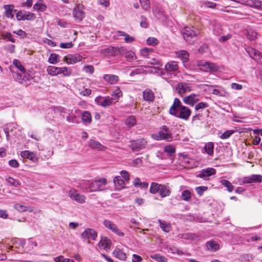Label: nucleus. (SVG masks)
I'll use <instances>...</instances> for the list:
<instances>
[{"label": "nucleus", "mask_w": 262, "mask_h": 262, "mask_svg": "<svg viewBox=\"0 0 262 262\" xmlns=\"http://www.w3.org/2000/svg\"><path fill=\"white\" fill-rule=\"evenodd\" d=\"M172 128H170L166 125H163L160 128V130L152 137L157 140H165L170 142L172 140L173 137L171 134Z\"/></svg>", "instance_id": "obj_1"}, {"label": "nucleus", "mask_w": 262, "mask_h": 262, "mask_svg": "<svg viewBox=\"0 0 262 262\" xmlns=\"http://www.w3.org/2000/svg\"><path fill=\"white\" fill-rule=\"evenodd\" d=\"M107 184V180L104 178L97 179L91 183L90 192H96L103 190V187Z\"/></svg>", "instance_id": "obj_2"}, {"label": "nucleus", "mask_w": 262, "mask_h": 262, "mask_svg": "<svg viewBox=\"0 0 262 262\" xmlns=\"http://www.w3.org/2000/svg\"><path fill=\"white\" fill-rule=\"evenodd\" d=\"M245 50L251 58L262 65V52L251 47H247Z\"/></svg>", "instance_id": "obj_3"}, {"label": "nucleus", "mask_w": 262, "mask_h": 262, "mask_svg": "<svg viewBox=\"0 0 262 262\" xmlns=\"http://www.w3.org/2000/svg\"><path fill=\"white\" fill-rule=\"evenodd\" d=\"M201 70L207 72H214L219 70V66L214 63L206 61H200L198 63Z\"/></svg>", "instance_id": "obj_4"}, {"label": "nucleus", "mask_w": 262, "mask_h": 262, "mask_svg": "<svg viewBox=\"0 0 262 262\" xmlns=\"http://www.w3.org/2000/svg\"><path fill=\"white\" fill-rule=\"evenodd\" d=\"M199 33V30L193 27H186L182 31V35L186 41H188L190 38L196 36Z\"/></svg>", "instance_id": "obj_5"}, {"label": "nucleus", "mask_w": 262, "mask_h": 262, "mask_svg": "<svg viewBox=\"0 0 262 262\" xmlns=\"http://www.w3.org/2000/svg\"><path fill=\"white\" fill-rule=\"evenodd\" d=\"M147 142L144 138L130 141V147L134 151H138L145 148Z\"/></svg>", "instance_id": "obj_6"}, {"label": "nucleus", "mask_w": 262, "mask_h": 262, "mask_svg": "<svg viewBox=\"0 0 262 262\" xmlns=\"http://www.w3.org/2000/svg\"><path fill=\"white\" fill-rule=\"evenodd\" d=\"M69 195L71 199L80 204L85 202L86 197L83 194L78 192V191L74 188H71L69 191Z\"/></svg>", "instance_id": "obj_7"}, {"label": "nucleus", "mask_w": 262, "mask_h": 262, "mask_svg": "<svg viewBox=\"0 0 262 262\" xmlns=\"http://www.w3.org/2000/svg\"><path fill=\"white\" fill-rule=\"evenodd\" d=\"M190 110L187 108V107L183 106H182L179 109V111L176 112V113H175V114H172V115L177 118H179L185 120H187L189 117H190Z\"/></svg>", "instance_id": "obj_8"}, {"label": "nucleus", "mask_w": 262, "mask_h": 262, "mask_svg": "<svg viewBox=\"0 0 262 262\" xmlns=\"http://www.w3.org/2000/svg\"><path fill=\"white\" fill-rule=\"evenodd\" d=\"M97 237V232L92 228H86L81 234V237L83 239L96 240Z\"/></svg>", "instance_id": "obj_9"}, {"label": "nucleus", "mask_w": 262, "mask_h": 262, "mask_svg": "<svg viewBox=\"0 0 262 262\" xmlns=\"http://www.w3.org/2000/svg\"><path fill=\"white\" fill-rule=\"evenodd\" d=\"M101 98H102L101 97H97L95 99V101L97 102L98 105H100L103 107L105 108L111 106L113 104L115 103L110 97H103L102 98V101L100 100Z\"/></svg>", "instance_id": "obj_10"}, {"label": "nucleus", "mask_w": 262, "mask_h": 262, "mask_svg": "<svg viewBox=\"0 0 262 262\" xmlns=\"http://www.w3.org/2000/svg\"><path fill=\"white\" fill-rule=\"evenodd\" d=\"M103 224L106 228H108L118 236H124V233L118 228L117 226L115 224L111 222L110 221L105 220L103 221Z\"/></svg>", "instance_id": "obj_11"}, {"label": "nucleus", "mask_w": 262, "mask_h": 262, "mask_svg": "<svg viewBox=\"0 0 262 262\" xmlns=\"http://www.w3.org/2000/svg\"><path fill=\"white\" fill-rule=\"evenodd\" d=\"M239 3L249 6L251 7L262 9V1L256 0H233Z\"/></svg>", "instance_id": "obj_12"}, {"label": "nucleus", "mask_w": 262, "mask_h": 262, "mask_svg": "<svg viewBox=\"0 0 262 262\" xmlns=\"http://www.w3.org/2000/svg\"><path fill=\"white\" fill-rule=\"evenodd\" d=\"M216 172L215 169L213 168H207L202 169L198 174V177L205 180H207L208 178L214 174Z\"/></svg>", "instance_id": "obj_13"}, {"label": "nucleus", "mask_w": 262, "mask_h": 262, "mask_svg": "<svg viewBox=\"0 0 262 262\" xmlns=\"http://www.w3.org/2000/svg\"><path fill=\"white\" fill-rule=\"evenodd\" d=\"M190 84V83H178L176 89L180 95H182L186 92L191 91Z\"/></svg>", "instance_id": "obj_14"}, {"label": "nucleus", "mask_w": 262, "mask_h": 262, "mask_svg": "<svg viewBox=\"0 0 262 262\" xmlns=\"http://www.w3.org/2000/svg\"><path fill=\"white\" fill-rule=\"evenodd\" d=\"M82 59V56L79 54H70L64 57V61L68 64H74L77 62L80 61Z\"/></svg>", "instance_id": "obj_15"}, {"label": "nucleus", "mask_w": 262, "mask_h": 262, "mask_svg": "<svg viewBox=\"0 0 262 262\" xmlns=\"http://www.w3.org/2000/svg\"><path fill=\"white\" fill-rule=\"evenodd\" d=\"M244 183H258L262 182V176L260 174H253L250 177H246L243 179Z\"/></svg>", "instance_id": "obj_16"}, {"label": "nucleus", "mask_w": 262, "mask_h": 262, "mask_svg": "<svg viewBox=\"0 0 262 262\" xmlns=\"http://www.w3.org/2000/svg\"><path fill=\"white\" fill-rule=\"evenodd\" d=\"M20 156L22 158H27L33 162H36L38 160L36 154L34 152H31L29 150L21 151Z\"/></svg>", "instance_id": "obj_17"}, {"label": "nucleus", "mask_w": 262, "mask_h": 262, "mask_svg": "<svg viewBox=\"0 0 262 262\" xmlns=\"http://www.w3.org/2000/svg\"><path fill=\"white\" fill-rule=\"evenodd\" d=\"M165 69L167 72H175L179 70L178 62L175 61L168 62L165 66Z\"/></svg>", "instance_id": "obj_18"}, {"label": "nucleus", "mask_w": 262, "mask_h": 262, "mask_svg": "<svg viewBox=\"0 0 262 262\" xmlns=\"http://www.w3.org/2000/svg\"><path fill=\"white\" fill-rule=\"evenodd\" d=\"M183 106L181 104V102L179 99L176 98L174 100L173 103L172 105V106L170 107L169 110V113L170 115L175 114V113L176 112H178V111H179V109L182 107Z\"/></svg>", "instance_id": "obj_19"}, {"label": "nucleus", "mask_w": 262, "mask_h": 262, "mask_svg": "<svg viewBox=\"0 0 262 262\" xmlns=\"http://www.w3.org/2000/svg\"><path fill=\"white\" fill-rule=\"evenodd\" d=\"M89 146L90 148L97 150H103L106 148L100 144L98 141L91 139L89 143Z\"/></svg>", "instance_id": "obj_20"}, {"label": "nucleus", "mask_w": 262, "mask_h": 262, "mask_svg": "<svg viewBox=\"0 0 262 262\" xmlns=\"http://www.w3.org/2000/svg\"><path fill=\"white\" fill-rule=\"evenodd\" d=\"M82 5H77L74 9L73 15L74 17L77 18L79 20H81L84 16V12L82 10Z\"/></svg>", "instance_id": "obj_21"}, {"label": "nucleus", "mask_w": 262, "mask_h": 262, "mask_svg": "<svg viewBox=\"0 0 262 262\" xmlns=\"http://www.w3.org/2000/svg\"><path fill=\"white\" fill-rule=\"evenodd\" d=\"M113 181L116 189L118 190H120L125 187V181L122 180L121 177H115Z\"/></svg>", "instance_id": "obj_22"}, {"label": "nucleus", "mask_w": 262, "mask_h": 262, "mask_svg": "<svg viewBox=\"0 0 262 262\" xmlns=\"http://www.w3.org/2000/svg\"><path fill=\"white\" fill-rule=\"evenodd\" d=\"M206 246L207 250L211 251H216L220 248L219 244L213 240L207 242Z\"/></svg>", "instance_id": "obj_23"}, {"label": "nucleus", "mask_w": 262, "mask_h": 262, "mask_svg": "<svg viewBox=\"0 0 262 262\" xmlns=\"http://www.w3.org/2000/svg\"><path fill=\"white\" fill-rule=\"evenodd\" d=\"M143 99L147 101H152L154 99V94L151 90L146 89L143 92Z\"/></svg>", "instance_id": "obj_24"}, {"label": "nucleus", "mask_w": 262, "mask_h": 262, "mask_svg": "<svg viewBox=\"0 0 262 262\" xmlns=\"http://www.w3.org/2000/svg\"><path fill=\"white\" fill-rule=\"evenodd\" d=\"M6 10L5 15L7 18H12L14 17L13 13H16V10H14V6L13 5H6L5 6Z\"/></svg>", "instance_id": "obj_25"}, {"label": "nucleus", "mask_w": 262, "mask_h": 262, "mask_svg": "<svg viewBox=\"0 0 262 262\" xmlns=\"http://www.w3.org/2000/svg\"><path fill=\"white\" fill-rule=\"evenodd\" d=\"M158 193L161 197L163 198L168 196L170 193V191L167 186L160 184Z\"/></svg>", "instance_id": "obj_26"}, {"label": "nucleus", "mask_w": 262, "mask_h": 262, "mask_svg": "<svg viewBox=\"0 0 262 262\" xmlns=\"http://www.w3.org/2000/svg\"><path fill=\"white\" fill-rule=\"evenodd\" d=\"M183 101L185 103L193 106L198 101V99L194 94H191L189 96L185 97Z\"/></svg>", "instance_id": "obj_27"}, {"label": "nucleus", "mask_w": 262, "mask_h": 262, "mask_svg": "<svg viewBox=\"0 0 262 262\" xmlns=\"http://www.w3.org/2000/svg\"><path fill=\"white\" fill-rule=\"evenodd\" d=\"M177 56L183 60V63L187 62L189 54L185 50H181L176 52Z\"/></svg>", "instance_id": "obj_28"}, {"label": "nucleus", "mask_w": 262, "mask_h": 262, "mask_svg": "<svg viewBox=\"0 0 262 262\" xmlns=\"http://www.w3.org/2000/svg\"><path fill=\"white\" fill-rule=\"evenodd\" d=\"M33 9L38 11L43 12L47 9V6L44 4L42 0H39L34 6Z\"/></svg>", "instance_id": "obj_29"}, {"label": "nucleus", "mask_w": 262, "mask_h": 262, "mask_svg": "<svg viewBox=\"0 0 262 262\" xmlns=\"http://www.w3.org/2000/svg\"><path fill=\"white\" fill-rule=\"evenodd\" d=\"M113 253L116 257L121 260H125L126 258V254L120 249H115Z\"/></svg>", "instance_id": "obj_30"}, {"label": "nucleus", "mask_w": 262, "mask_h": 262, "mask_svg": "<svg viewBox=\"0 0 262 262\" xmlns=\"http://www.w3.org/2000/svg\"><path fill=\"white\" fill-rule=\"evenodd\" d=\"M99 247H102L104 249H110L111 247V242L106 237H104L99 242Z\"/></svg>", "instance_id": "obj_31"}, {"label": "nucleus", "mask_w": 262, "mask_h": 262, "mask_svg": "<svg viewBox=\"0 0 262 262\" xmlns=\"http://www.w3.org/2000/svg\"><path fill=\"white\" fill-rule=\"evenodd\" d=\"M103 78L106 82H118L119 80L118 77L113 74H105Z\"/></svg>", "instance_id": "obj_32"}, {"label": "nucleus", "mask_w": 262, "mask_h": 262, "mask_svg": "<svg viewBox=\"0 0 262 262\" xmlns=\"http://www.w3.org/2000/svg\"><path fill=\"white\" fill-rule=\"evenodd\" d=\"M90 181H82L79 183V187L82 189L83 191L90 192Z\"/></svg>", "instance_id": "obj_33"}, {"label": "nucleus", "mask_w": 262, "mask_h": 262, "mask_svg": "<svg viewBox=\"0 0 262 262\" xmlns=\"http://www.w3.org/2000/svg\"><path fill=\"white\" fill-rule=\"evenodd\" d=\"M204 149L205 152L209 156H212L213 154L214 145L212 142H208L205 145Z\"/></svg>", "instance_id": "obj_34"}, {"label": "nucleus", "mask_w": 262, "mask_h": 262, "mask_svg": "<svg viewBox=\"0 0 262 262\" xmlns=\"http://www.w3.org/2000/svg\"><path fill=\"white\" fill-rule=\"evenodd\" d=\"M122 96V93L121 90L117 88L116 89L112 94V97H111L113 100L116 103L118 101V99Z\"/></svg>", "instance_id": "obj_35"}, {"label": "nucleus", "mask_w": 262, "mask_h": 262, "mask_svg": "<svg viewBox=\"0 0 262 262\" xmlns=\"http://www.w3.org/2000/svg\"><path fill=\"white\" fill-rule=\"evenodd\" d=\"M150 257L157 262H167V258L159 254H155L150 255Z\"/></svg>", "instance_id": "obj_36"}, {"label": "nucleus", "mask_w": 262, "mask_h": 262, "mask_svg": "<svg viewBox=\"0 0 262 262\" xmlns=\"http://www.w3.org/2000/svg\"><path fill=\"white\" fill-rule=\"evenodd\" d=\"M221 183L227 188L229 192H232L234 189V186L228 180H222Z\"/></svg>", "instance_id": "obj_37"}, {"label": "nucleus", "mask_w": 262, "mask_h": 262, "mask_svg": "<svg viewBox=\"0 0 262 262\" xmlns=\"http://www.w3.org/2000/svg\"><path fill=\"white\" fill-rule=\"evenodd\" d=\"M125 124L129 127L134 126L136 124L135 117L133 116H129L125 120Z\"/></svg>", "instance_id": "obj_38"}, {"label": "nucleus", "mask_w": 262, "mask_h": 262, "mask_svg": "<svg viewBox=\"0 0 262 262\" xmlns=\"http://www.w3.org/2000/svg\"><path fill=\"white\" fill-rule=\"evenodd\" d=\"M257 33L252 30H249L247 32L246 37L249 40H254L257 38Z\"/></svg>", "instance_id": "obj_39"}, {"label": "nucleus", "mask_w": 262, "mask_h": 262, "mask_svg": "<svg viewBox=\"0 0 262 262\" xmlns=\"http://www.w3.org/2000/svg\"><path fill=\"white\" fill-rule=\"evenodd\" d=\"M59 58V56L58 55L52 53L50 55L48 61L50 63L54 64L58 62Z\"/></svg>", "instance_id": "obj_40"}, {"label": "nucleus", "mask_w": 262, "mask_h": 262, "mask_svg": "<svg viewBox=\"0 0 262 262\" xmlns=\"http://www.w3.org/2000/svg\"><path fill=\"white\" fill-rule=\"evenodd\" d=\"M125 57L128 61H133L136 59L135 53L133 51H127L125 54Z\"/></svg>", "instance_id": "obj_41"}, {"label": "nucleus", "mask_w": 262, "mask_h": 262, "mask_svg": "<svg viewBox=\"0 0 262 262\" xmlns=\"http://www.w3.org/2000/svg\"><path fill=\"white\" fill-rule=\"evenodd\" d=\"M48 73L50 75H55L59 74V68H57L54 66H49L47 69Z\"/></svg>", "instance_id": "obj_42"}, {"label": "nucleus", "mask_w": 262, "mask_h": 262, "mask_svg": "<svg viewBox=\"0 0 262 262\" xmlns=\"http://www.w3.org/2000/svg\"><path fill=\"white\" fill-rule=\"evenodd\" d=\"M160 184L157 183L152 182L150 187V192L153 194L158 193Z\"/></svg>", "instance_id": "obj_43"}, {"label": "nucleus", "mask_w": 262, "mask_h": 262, "mask_svg": "<svg viewBox=\"0 0 262 262\" xmlns=\"http://www.w3.org/2000/svg\"><path fill=\"white\" fill-rule=\"evenodd\" d=\"M13 64L22 73H25L26 70L24 66L21 64V62L18 59H15L13 61Z\"/></svg>", "instance_id": "obj_44"}, {"label": "nucleus", "mask_w": 262, "mask_h": 262, "mask_svg": "<svg viewBox=\"0 0 262 262\" xmlns=\"http://www.w3.org/2000/svg\"><path fill=\"white\" fill-rule=\"evenodd\" d=\"M153 50L152 48H145L141 50L140 53L143 57L148 58L149 54L152 53Z\"/></svg>", "instance_id": "obj_45"}, {"label": "nucleus", "mask_w": 262, "mask_h": 262, "mask_svg": "<svg viewBox=\"0 0 262 262\" xmlns=\"http://www.w3.org/2000/svg\"><path fill=\"white\" fill-rule=\"evenodd\" d=\"M24 15L25 17L24 20H34L36 18V15L34 13L28 11H26Z\"/></svg>", "instance_id": "obj_46"}, {"label": "nucleus", "mask_w": 262, "mask_h": 262, "mask_svg": "<svg viewBox=\"0 0 262 262\" xmlns=\"http://www.w3.org/2000/svg\"><path fill=\"white\" fill-rule=\"evenodd\" d=\"M82 120L83 121L86 123H90L91 121V114L85 111L83 113L82 115Z\"/></svg>", "instance_id": "obj_47"}, {"label": "nucleus", "mask_w": 262, "mask_h": 262, "mask_svg": "<svg viewBox=\"0 0 262 262\" xmlns=\"http://www.w3.org/2000/svg\"><path fill=\"white\" fill-rule=\"evenodd\" d=\"M164 151L167 153L168 156H171L176 151L174 146L169 145L165 147Z\"/></svg>", "instance_id": "obj_48"}, {"label": "nucleus", "mask_w": 262, "mask_h": 262, "mask_svg": "<svg viewBox=\"0 0 262 262\" xmlns=\"http://www.w3.org/2000/svg\"><path fill=\"white\" fill-rule=\"evenodd\" d=\"M191 193L189 190H185L182 192V198L183 200L188 201L191 198Z\"/></svg>", "instance_id": "obj_49"}, {"label": "nucleus", "mask_w": 262, "mask_h": 262, "mask_svg": "<svg viewBox=\"0 0 262 262\" xmlns=\"http://www.w3.org/2000/svg\"><path fill=\"white\" fill-rule=\"evenodd\" d=\"M160 226L163 231L168 232L170 231V226L169 224H167L165 222H162L161 220L159 221Z\"/></svg>", "instance_id": "obj_50"}, {"label": "nucleus", "mask_w": 262, "mask_h": 262, "mask_svg": "<svg viewBox=\"0 0 262 262\" xmlns=\"http://www.w3.org/2000/svg\"><path fill=\"white\" fill-rule=\"evenodd\" d=\"M142 7L145 10H147L150 8V3L149 0H139Z\"/></svg>", "instance_id": "obj_51"}, {"label": "nucleus", "mask_w": 262, "mask_h": 262, "mask_svg": "<svg viewBox=\"0 0 262 262\" xmlns=\"http://www.w3.org/2000/svg\"><path fill=\"white\" fill-rule=\"evenodd\" d=\"M14 207L16 210L20 212L27 210V207L18 203L15 204Z\"/></svg>", "instance_id": "obj_52"}, {"label": "nucleus", "mask_w": 262, "mask_h": 262, "mask_svg": "<svg viewBox=\"0 0 262 262\" xmlns=\"http://www.w3.org/2000/svg\"><path fill=\"white\" fill-rule=\"evenodd\" d=\"M59 73H62L65 76H69L72 73L71 70L68 69V68H59Z\"/></svg>", "instance_id": "obj_53"}, {"label": "nucleus", "mask_w": 262, "mask_h": 262, "mask_svg": "<svg viewBox=\"0 0 262 262\" xmlns=\"http://www.w3.org/2000/svg\"><path fill=\"white\" fill-rule=\"evenodd\" d=\"M6 180L7 182L13 186H17L19 185V182L11 177H9L6 178Z\"/></svg>", "instance_id": "obj_54"}, {"label": "nucleus", "mask_w": 262, "mask_h": 262, "mask_svg": "<svg viewBox=\"0 0 262 262\" xmlns=\"http://www.w3.org/2000/svg\"><path fill=\"white\" fill-rule=\"evenodd\" d=\"M16 128L15 125L13 123L9 124L4 129V132L12 133L13 129Z\"/></svg>", "instance_id": "obj_55"}, {"label": "nucleus", "mask_w": 262, "mask_h": 262, "mask_svg": "<svg viewBox=\"0 0 262 262\" xmlns=\"http://www.w3.org/2000/svg\"><path fill=\"white\" fill-rule=\"evenodd\" d=\"M146 43L148 45L154 46L158 43V40L154 37H149L147 40Z\"/></svg>", "instance_id": "obj_56"}, {"label": "nucleus", "mask_w": 262, "mask_h": 262, "mask_svg": "<svg viewBox=\"0 0 262 262\" xmlns=\"http://www.w3.org/2000/svg\"><path fill=\"white\" fill-rule=\"evenodd\" d=\"M234 133L233 130H228L224 132L223 134L221 135L220 138L222 139H226L228 138L233 133Z\"/></svg>", "instance_id": "obj_57"}, {"label": "nucleus", "mask_w": 262, "mask_h": 262, "mask_svg": "<svg viewBox=\"0 0 262 262\" xmlns=\"http://www.w3.org/2000/svg\"><path fill=\"white\" fill-rule=\"evenodd\" d=\"M121 178L124 179V181L127 182L129 180V175L128 172L126 170H122L120 172Z\"/></svg>", "instance_id": "obj_58"}, {"label": "nucleus", "mask_w": 262, "mask_h": 262, "mask_svg": "<svg viewBox=\"0 0 262 262\" xmlns=\"http://www.w3.org/2000/svg\"><path fill=\"white\" fill-rule=\"evenodd\" d=\"M13 33L19 36L22 38H24L27 37V33L21 29H19L17 31H14Z\"/></svg>", "instance_id": "obj_59"}, {"label": "nucleus", "mask_w": 262, "mask_h": 262, "mask_svg": "<svg viewBox=\"0 0 262 262\" xmlns=\"http://www.w3.org/2000/svg\"><path fill=\"white\" fill-rule=\"evenodd\" d=\"M207 189L206 186H199L195 188V190L199 195H202L203 192Z\"/></svg>", "instance_id": "obj_60"}, {"label": "nucleus", "mask_w": 262, "mask_h": 262, "mask_svg": "<svg viewBox=\"0 0 262 262\" xmlns=\"http://www.w3.org/2000/svg\"><path fill=\"white\" fill-rule=\"evenodd\" d=\"M140 19H141V22H140L141 27L142 28H147L148 27V24L146 21L147 18L145 16L142 15L141 16Z\"/></svg>", "instance_id": "obj_61"}, {"label": "nucleus", "mask_w": 262, "mask_h": 262, "mask_svg": "<svg viewBox=\"0 0 262 262\" xmlns=\"http://www.w3.org/2000/svg\"><path fill=\"white\" fill-rule=\"evenodd\" d=\"M208 106V104L207 103L201 102H199L195 105V110L198 111L200 109L207 107Z\"/></svg>", "instance_id": "obj_62"}, {"label": "nucleus", "mask_w": 262, "mask_h": 262, "mask_svg": "<svg viewBox=\"0 0 262 262\" xmlns=\"http://www.w3.org/2000/svg\"><path fill=\"white\" fill-rule=\"evenodd\" d=\"M73 46V43L72 42H61L60 43L59 47L63 49H69L72 48Z\"/></svg>", "instance_id": "obj_63"}, {"label": "nucleus", "mask_w": 262, "mask_h": 262, "mask_svg": "<svg viewBox=\"0 0 262 262\" xmlns=\"http://www.w3.org/2000/svg\"><path fill=\"white\" fill-rule=\"evenodd\" d=\"M55 261L56 262H69L70 260L69 258H64L63 256L61 255L56 257Z\"/></svg>", "instance_id": "obj_64"}]
</instances>
